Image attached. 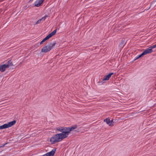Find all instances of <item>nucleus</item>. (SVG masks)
<instances>
[{
    "mask_svg": "<svg viewBox=\"0 0 156 156\" xmlns=\"http://www.w3.org/2000/svg\"><path fill=\"white\" fill-rule=\"evenodd\" d=\"M16 123V121L14 120L9 122L8 123L2 125L0 126V129H2L10 127L14 125Z\"/></svg>",
    "mask_w": 156,
    "mask_h": 156,
    "instance_id": "20e7f679",
    "label": "nucleus"
},
{
    "mask_svg": "<svg viewBox=\"0 0 156 156\" xmlns=\"http://www.w3.org/2000/svg\"><path fill=\"white\" fill-rule=\"evenodd\" d=\"M156 47V44H154V45L150 47V48H151V49H152L155 48Z\"/></svg>",
    "mask_w": 156,
    "mask_h": 156,
    "instance_id": "4468645a",
    "label": "nucleus"
},
{
    "mask_svg": "<svg viewBox=\"0 0 156 156\" xmlns=\"http://www.w3.org/2000/svg\"><path fill=\"white\" fill-rule=\"evenodd\" d=\"M110 122H111L110 124H111V126H113V125L112 124V123L113 122V120H110Z\"/></svg>",
    "mask_w": 156,
    "mask_h": 156,
    "instance_id": "2eb2a0df",
    "label": "nucleus"
},
{
    "mask_svg": "<svg viewBox=\"0 0 156 156\" xmlns=\"http://www.w3.org/2000/svg\"><path fill=\"white\" fill-rule=\"evenodd\" d=\"M48 16L46 15V16H45L42 17L35 24H39V23H41V21H44Z\"/></svg>",
    "mask_w": 156,
    "mask_h": 156,
    "instance_id": "1a4fd4ad",
    "label": "nucleus"
},
{
    "mask_svg": "<svg viewBox=\"0 0 156 156\" xmlns=\"http://www.w3.org/2000/svg\"><path fill=\"white\" fill-rule=\"evenodd\" d=\"M104 122L106 123L109 126H111V122H110V120L109 118H107L104 120Z\"/></svg>",
    "mask_w": 156,
    "mask_h": 156,
    "instance_id": "9b49d317",
    "label": "nucleus"
},
{
    "mask_svg": "<svg viewBox=\"0 0 156 156\" xmlns=\"http://www.w3.org/2000/svg\"><path fill=\"white\" fill-rule=\"evenodd\" d=\"M45 41H44L43 40L40 42V44H42Z\"/></svg>",
    "mask_w": 156,
    "mask_h": 156,
    "instance_id": "a211bd4d",
    "label": "nucleus"
},
{
    "mask_svg": "<svg viewBox=\"0 0 156 156\" xmlns=\"http://www.w3.org/2000/svg\"><path fill=\"white\" fill-rule=\"evenodd\" d=\"M113 74V73H111L109 74L108 75L105 76L104 78L103 79V80H108L111 77V76Z\"/></svg>",
    "mask_w": 156,
    "mask_h": 156,
    "instance_id": "9d476101",
    "label": "nucleus"
},
{
    "mask_svg": "<svg viewBox=\"0 0 156 156\" xmlns=\"http://www.w3.org/2000/svg\"><path fill=\"white\" fill-rule=\"evenodd\" d=\"M57 30H55L53 32L50 33L49 34H48V36H47L45 38H44L43 40L44 41H45L46 40L50 38L51 37L53 36L56 33Z\"/></svg>",
    "mask_w": 156,
    "mask_h": 156,
    "instance_id": "39448f33",
    "label": "nucleus"
},
{
    "mask_svg": "<svg viewBox=\"0 0 156 156\" xmlns=\"http://www.w3.org/2000/svg\"><path fill=\"white\" fill-rule=\"evenodd\" d=\"M13 65L12 61L9 60L6 64L0 65V71L2 72L5 71L6 69L8 68Z\"/></svg>",
    "mask_w": 156,
    "mask_h": 156,
    "instance_id": "7ed1b4c3",
    "label": "nucleus"
},
{
    "mask_svg": "<svg viewBox=\"0 0 156 156\" xmlns=\"http://www.w3.org/2000/svg\"><path fill=\"white\" fill-rule=\"evenodd\" d=\"M7 143H5V144H3L2 146H0V148H1V147H4L5 145L6 144H7Z\"/></svg>",
    "mask_w": 156,
    "mask_h": 156,
    "instance_id": "dca6fc26",
    "label": "nucleus"
},
{
    "mask_svg": "<svg viewBox=\"0 0 156 156\" xmlns=\"http://www.w3.org/2000/svg\"><path fill=\"white\" fill-rule=\"evenodd\" d=\"M125 44V42L124 41H121V43L119 45L121 47L123 48Z\"/></svg>",
    "mask_w": 156,
    "mask_h": 156,
    "instance_id": "f8f14e48",
    "label": "nucleus"
},
{
    "mask_svg": "<svg viewBox=\"0 0 156 156\" xmlns=\"http://www.w3.org/2000/svg\"><path fill=\"white\" fill-rule=\"evenodd\" d=\"M55 44V43H48L47 45L44 46L41 49V52L44 53H46L49 51L54 47Z\"/></svg>",
    "mask_w": 156,
    "mask_h": 156,
    "instance_id": "f03ea898",
    "label": "nucleus"
},
{
    "mask_svg": "<svg viewBox=\"0 0 156 156\" xmlns=\"http://www.w3.org/2000/svg\"><path fill=\"white\" fill-rule=\"evenodd\" d=\"M77 127V126L75 125L71 127L61 126L56 128L57 130L62 133L55 134L52 136L50 139V142L52 144H54L56 142L61 141L63 139L67 137L70 132Z\"/></svg>",
    "mask_w": 156,
    "mask_h": 156,
    "instance_id": "f257e3e1",
    "label": "nucleus"
},
{
    "mask_svg": "<svg viewBox=\"0 0 156 156\" xmlns=\"http://www.w3.org/2000/svg\"><path fill=\"white\" fill-rule=\"evenodd\" d=\"M142 54H143V53L141 55H139L138 57H136V59H138V58H140L142 56L144 55H142Z\"/></svg>",
    "mask_w": 156,
    "mask_h": 156,
    "instance_id": "ddd939ff",
    "label": "nucleus"
},
{
    "mask_svg": "<svg viewBox=\"0 0 156 156\" xmlns=\"http://www.w3.org/2000/svg\"><path fill=\"white\" fill-rule=\"evenodd\" d=\"M44 0H37L34 2V5L36 7L41 6Z\"/></svg>",
    "mask_w": 156,
    "mask_h": 156,
    "instance_id": "423d86ee",
    "label": "nucleus"
},
{
    "mask_svg": "<svg viewBox=\"0 0 156 156\" xmlns=\"http://www.w3.org/2000/svg\"><path fill=\"white\" fill-rule=\"evenodd\" d=\"M152 49H151V48L149 47L146 49L143 52L142 55H144L148 54L152 52Z\"/></svg>",
    "mask_w": 156,
    "mask_h": 156,
    "instance_id": "6e6552de",
    "label": "nucleus"
},
{
    "mask_svg": "<svg viewBox=\"0 0 156 156\" xmlns=\"http://www.w3.org/2000/svg\"><path fill=\"white\" fill-rule=\"evenodd\" d=\"M55 149H53L51 151L47 153L42 156H53L55 153Z\"/></svg>",
    "mask_w": 156,
    "mask_h": 156,
    "instance_id": "0eeeda50",
    "label": "nucleus"
},
{
    "mask_svg": "<svg viewBox=\"0 0 156 156\" xmlns=\"http://www.w3.org/2000/svg\"><path fill=\"white\" fill-rule=\"evenodd\" d=\"M45 41H44L43 40L40 42V44H42Z\"/></svg>",
    "mask_w": 156,
    "mask_h": 156,
    "instance_id": "f3484780",
    "label": "nucleus"
}]
</instances>
